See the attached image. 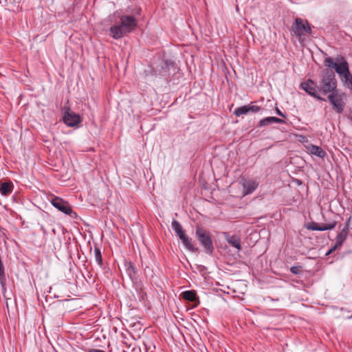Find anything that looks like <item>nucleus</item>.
Listing matches in <instances>:
<instances>
[{"label":"nucleus","instance_id":"nucleus-1","mask_svg":"<svg viewBox=\"0 0 352 352\" xmlns=\"http://www.w3.org/2000/svg\"><path fill=\"white\" fill-rule=\"evenodd\" d=\"M137 26L138 21L134 16L122 15L120 17V23L110 28V36L115 39H120L135 30Z\"/></svg>","mask_w":352,"mask_h":352},{"label":"nucleus","instance_id":"nucleus-2","mask_svg":"<svg viewBox=\"0 0 352 352\" xmlns=\"http://www.w3.org/2000/svg\"><path fill=\"white\" fill-rule=\"evenodd\" d=\"M335 73L331 69H324L322 72L320 91L324 94L332 93L338 89Z\"/></svg>","mask_w":352,"mask_h":352},{"label":"nucleus","instance_id":"nucleus-3","mask_svg":"<svg viewBox=\"0 0 352 352\" xmlns=\"http://www.w3.org/2000/svg\"><path fill=\"white\" fill-rule=\"evenodd\" d=\"M195 235L199 243L204 248L206 253L211 254L214 250V247L209 232L200 226H197Z\"/></svg>","mask_w":352,"mask_h":352},{"label":"nucleus","instance_id":"nucleus-4","mask_svg":"<svg viewBox=\"0 0 352 352\" xmlns=\"http://www.w3.org/2000/svg\"><path fill=\"white\" fill-rule=\"evenodd\" d=\"M328 100L333 106V109L338 113H341L344 111L346 102V95L345 93L338 90L333 91L329 94Z\"/></svg>","mask_w":352,"mask_h":352},{"label":"nucleus","instance_id":"nucleus-5","mask_svg":"<svg viewBox=\"0 0 352 352\" xmlns=\"http://www.w3.org/2000/svg\"><path fill=\"white\" fill-rule=\"evenodd\" d=\"M292 31L300 39L302 36L311 34V28L307 20L296 17L292 25Z\"/></svg>","mask_w":352,"mask_h":352},{"label":"nucleus","instance_id":"nucleus-6","mask_svg":"<svg viewBox=\"0 0 352 352\" xmlns=\"http://www.w3.org/2000/svg\"><path fill=\"white\" fill-rule=\"evenodd\" d=\"M63 121L67 126L75 127L82 122V119L79 114L71 111L69 108H65Z\"/></svg>","mask_w":352,"mask_h":352},{"label":"nucleus","instance_id":"nucleus-7","mask_svg":"<svg viewBox=\"0 0 352 352\" xmlns=\"http://www.w3.org/2000/svg\"><path fill=\"white\" fill-rule=\"evenodd\" d=\"M337 74L339 75L344 85L346 88L352 90V74L349 71L347 62L344 65H341V67L338 68Z\"/></svg>","mask_w":352,"mask_h":352},{"label":"nucleus","instance_id":"nucleus-8","mask_svg":"<svg viewBox=\"0 0 352 352\" xmlns=\"http://www.w3.org/2000/svg\"><path fill=\"white\" fill-rule=\"evenodd\" d=\"M51 204L54 207L57 208L59 211L69 214L71 217H73L72 214H74L76 215V212H73L72 207L69 204V203L66 201H64L63 199L56 197L52 199Z\"/></svg>","mask_w":352,"mask_h":352},{"label":"nucleus","instance_id":"nucleus-9","mask_svg":"<svg viewBox=\"0 0 352 352\" xmlns=\"http://www.w3.org/2000/svg\"><path fill=\"white\" fill-rule=\"evenodd\" d=\"M300 87L307 93L317 98L318 100H325L318 95V90L320 89L312 80L309 79L307 81L302 82Z\"/></svg>","mask_w":352,"mask_h":352},{"label":"nucleus","instance_id":"nucleus-10","mask_svg":"<svg viewBox=\"0 0 352 352\" xmlns=\"http://www.w3.org/2000/svg\"><path fill=\"white\" fill-rule=\"evenodd\" d=\"M243 193L244 195L252 193L258 187V184L250 179H242Z\"/></svg>","mask_w":352,"mask_h":352},{"label":"nucleus","instance_id":"nucleus-11","mask_svg":"<svg viewBox=\"0 0 352 352\" xmlns=\"http://www.w3.org/2000/svg\"><path fill=\"white\" fill-rule=\"evenodd\" d=\"M336 224V221H332L329 223L322 225H318V223L316 222H311L309 223L306 228L309 230L325 231L333 229Z\"/></svg>","mask_w":352,"mask_h":352},{"label":"nucleus","instance_id":"nucleus-12","mask_svg":"<svg viewBox=\"0 0 352 352\" xmlns=\"http://www.w3.org/2000/svg\"><path fill=\"white\" fill-rule=\"evenodd\" d=\"M346 62L347 61L344 57H341L340 60L338 61L337 63H335L331 57H327L324 60V63L326 67L334 69L336 72L338 68L341 67V65H344Z\"/></svg>","mask_w":352,"mask_h":352},{"label":"nucleus","instance_id":"nucleus-13","mask_svg":"<svg viewBox=\"0 0 352 352\" xmlns=\"http://www.w3.org/2000/svg\"><path fill=\"white\" fill-rule=\"evenodd\" d=\"M274 123L284 124V123H285V121L283 119H280V118H278L276 117H273V116L266 117L263 119H261L259 121L258 126L259 127H263V126L271 125Z\"/></svg>","mask_w":352,"mask_h":352},{"label":"nucleus","instance_id":"nucleus-14","mask_svg":"<svg viewBox=\"0 0 352 352\" xmlns=\"http://www.w3.org/2000/svg\"><path fill=\"white\" fill-rule=\"evenodd\" d=\"M179 238L182 241V243L184 246L186 248V249L192 252H195L198 251V248L194 246L192 242V239L190 238L186 233L179 236Z\"/></svg>","mask_w":352,"mask_h":352},{"label":"nucleus","instance_id":"nucleus-15","mask_svg":"<svg viewBox=\"0 0 352 352\" xmlns=\"http://www.w3.org/2000/svg\"><path fill=\"white\" fill-rule=\"evenodd\" d=\"M307 148L309 154L316 155L320 158L323 159L327 155L326 152L318 146L310 144Z\"/></svg>","mask_w":352,"mask_h":352},{"label":"nucleus","instance_id":"nucleus-16","mask_svg":"<svg viewBox=\"0 0 352 352\" xmlns=\"http://www.w3.org/2000/svg\"><path fill=\"white\" fill-rule=\"evenodd\" d=\"M226 239L227 242L232 247L236 248L238 250L241 249V238L236 234L230 236L227 233H225Z\"/></svg>","mask_w":352,"mask_h":352},{"label":"nucleus","instance_id":"nucleus-17","mask_svg":"<svg viewBox=\"0 0 352 352\" xmlns=\"http://www.w3.org/2000/svg\"><path fill=\"white\" fill-rule=\"evenodd\" d=\"M13 184L12 182H3L0 184V193L3 196H8L13 190Z\"/></svg>","mask_w":352,"mask_h":352},{"label":"nucleus","instance_id":"nucleus-18","mask_svg":"<svg viewBox=\"0 0 352 352\" xmlns=\"http://www.w3.org/2000/svg\"><path fill=\"white\" fill-rule=\"evenodd\" d=\"M182 297L184 300L190 301V302H195L197 300L198 298L197 296V293L194 290H187L182 294Z\"/></svg>","mask_w":352,"mask_h":352},{"label":"nucleus","instance_id":"nucleus-19","mask_svg":"<svg viewBox=\"0 0 352 352\" xmlns=\"http://www.w3.org/2000/svg\"><path fill=\"white\" fill-rule=\"evenodd\" d=\"M171 227L178 237L186 233L180 223L175 219L172 221Z\"/></svg>","mask_w":352,"mask_h":352},{"label":"nucleus","instance_id":"nucleus-20","mask_svg":"<svg viewBox=\"0 0 352 352\" xmlns=\"http://www.w3.org/2000/svg\"><path fill=\"white\" fill-rule=\"evenodd\" d=\"M349 234L345 232L340 231L336 237V243H337V246H342L345 240L347 238Z\"/></svg>","mask_w":352,"mask_h":352},{"label":"nucleus","instance_id":"nucleus-21","mask_svg":"<svg viewBox=\"0 0 352 352\" xmlns=\"http://www.w3.org/2000/svg\"><path fill=\"white\" fill-rule=\"evenodd\" d=\"M249 113V109L248 105H243L239 107H237L234 109V114L239 117L243 115H245Z\"/></svg>","mask_w":352,"mask_h":352},{"label":"nucleus","instance_id":"nucleus-22","mask_svg":"<svg viewBox=\"0 0 352 352\" xmlns=\"http://www.w3.org/2000/svg\"><path fill=\"white\" fill-rule=\"evenodd\" d=\"M94 257H95L96 262L100 267H102V264H103L102 254H101L100 250L97 247H95V248H94Z\"/></svg>","mask_w":352,"mask_h":352},{"label":"nucleus","instance_id":"nucleus-23","mask_svg":"<svg viewBox=\"0 0 352 352\" xmlns=\"http://www.w3.org/2000/svg\"><path fill=\"white\" fill-rule=\"evenodd\" d=\"M249 112L257 113L261 110V107L258 105H253L252 104H248Z\"/></svg>","mask_w":352,"mask_h":352},{"label":"nucleus","instance_id":"nucleus-24","mask_svg":"<svg viewBox=\"0 0 352 352\" xmlns=\"http://www.w3.org/2000/svg\"><path fill=\"white\" fill-rule=\"evenodd\" d=\"M351 219V218L349 217L346 220L343 228L341 230L342 231L345 232L347 234H349V226H350Z\"/></svg>","mask_w":352,"mask_h":352},{"label":"nucleus","instance_id":"nucleus-25","mask_svg":"<svg viewBox=\"0 0 352 352\" xmlns=\"http://www.w3.org/2000/svg\"><path fill=\"white\" fill-rule=\"evenodd\" d=\"M301 266H293L290 268V272L294 274H298L301 271Z\"/></svg>","mask_w":352,"mask_h":352},{"label":"nucleus","instance_id":"nucleus-26","mask_svg":"<svg viewBox=\"0 0 352 352\" xmlns=\"http://www.w3.org/2000/svg\"><path fill=\"white\" fill-rule=\"evenodd\" d=\"M276 113H277L278 116H281V117H283V118H286L285 114H284L283 113H282V111H281L278 108H277V107L276 108Z\"/></svg>","mask_w":352,"mask_h":352},{"label":"nucleus","instance_id":"nucleus-27","mask_svg":"<svg viewBox=\"0 0 352 352\" xmlns=\"http://www.w3.org/2000/svg\"><path fill=\"white\" fill-rule=\"evenodd\" d=\"M340 246H337V243H336L335 245L331 248L332 252L336 250L338 248H340Z\"/></svg>","mask_w":352,"mask_h":352},{"label":"nucleus","instance_id":"nucleus-28","mask_svg":"<svg viewBox=\"0 0 352 352\" xmlns=\"http://www.w3.org/2000/svg\"><path fill=\"white\" fill-rule=\"evenodd\" d=\"M331 252H332V250H331V249H330V250L327 252V253L326 254H327V255H329V254H330Z\"/></svg>","mask_w":352,"mask_h":352}]
</instances>
